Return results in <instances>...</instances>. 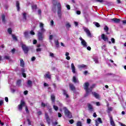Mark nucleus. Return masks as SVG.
Instances as JSON below:
<instances>
[{"label": "nucleus", "instance_id": "1", "mask_svg": "<svg viewBox=\"0 0 126 126\" xmlns=\"http://www.w3.org/2000/svg\"><path fill=\"white\" fill-rule=\"evenodd\" d=\"M89 85L90 84L89 82H86L84 83V89L86 91V94L85 95V97H87V96L89 95V93H90V92H92V90L93 88H94V87H95V84H94L89 88Z\"/></svg>", "mask_w": 126, "mask_h": 126}, {"label": "nucleus", "instance_id": "2", "mask_svg": "<svg viewBox=\"0 0 126 126\" xmlns=\"http://www.w3.org/2000/svg\"><path fill=\"white\" fill-rule=\"evenodd\" d=\"M63 110L65 116H66V117H67V118H68L69 119H71V118H72V115H71V112H70V111H69L68 109L66 108V107H64Z\"/></svg>", "mask_w": 126, "mask_h": 126}, {"label": "nucleus", "instance_id": "3", "mask_svg": "<svg viewBox=\"0 0 126 126\" xmlns=\"http://www.w3.org/2000/svg\"><path fill=\"white\" fill-rule=\"evenodd\" d=\"M26 105V103H25V101L23 99L21 100L20 104L18 105L19 111H22L23 107H25Z\"/></svg>", "mask_w": 126, "mask_h": 126}, {"label": "nucleus", "instance_id": "4", "mask_svg": "<svg viewBox=\"0 0 126 126\" xmlns=\"http://www.w3.org/2000/svg\"><path fill=\"white\" fill-rule=\"evenodd\" d=\"M22 49L26 55L28 54V52H29V47L27 46L26 44H22Z\"/></svg>", "mask_w": 126, "mask_h": 126}, {"label": "nucleus", "instance_id": "5", "mask_svg": "<svg viewBox=\"0 0 126 126\" xmlns=\"http://www.w3.org/2000/svg\"><path fill=\"white\" fill-rule=\"evenodd\" d=\"M101 38L104 42H107L109 44H111V41H109V38L107 36H106L105 34L102 33L101 35Z\"/></svg>", "mask_w": 126, "mask_h": 126}, {"label": "nucleus", "instance_id": "6", "mask_svg": "<svg viewBox=\"0 0 126 126\" xmlns=\"http://www.w3.org/2000/svg\"><path fill=\"white\" fill-rule=\"evenodd\" d=\"M79 40L81 41V44L82 45V46H83L84 47H87V43L86 42V41H85L84 39H83V38H82V37H80L79 38Z\"/></svg>", "mask_w": 126, "mask_h": 126}, {"label": "nucleus", "instance_id": "7", "mask_svg": "<svg viewBox=\"0 0 126 126\" xmlns=\"http://www.w3.org/2000/svg\"><path fill=\"white\" fill-rule=\"evenodd\" d=\"M43 32H38V39L39 41H43Z\"/></svg>", "mask_w": 126, "mask_h": 126}, {"label": "nucleus", "instance_id": "8", "mask_svg": "<svg viewBox=\"0 0 126 126\" xmlns=\"http://www.w3.org/2000/svg\"><path fill=\"white\" fill-rule=\"evenodd\" d=\"M69 89H70L71 91H75V90H76L75 86H74V85H73V84L69 83Z\"/></svg>", "mask_w": 126, "mask_h": 126}, {"label": "nucleus", "instance_id": "9", "mask_svg": "<svg viewBox=\"0 0 126 126\" xmlns=\"http://www.w3.org/2000/svg\"><path fill=\"white\" fill-rule=\"evenodd\" d=\"M45 119L48 125H50L51 124V119H50V117L47 113H45Z\"/></svg>", "mask_w": 126, "mask_h": 126}, {"label": "nucleus", "instance_id": "10", "mask_svg": "<svg viewBox=\"0 0 126 126\" xmlns=\"http://www.w3.org/2000/svg\"><path fill=\"white\" fill-rule=\"evenodd\" d=\"M39 27L40 28L41 32H42V33H44V32H45V29H44V24H43V23H40Z\"/></svg>", "mask_w": 126, "mask_h": 126}, {"label": "nucleus", "instance_id": "11", "mask_svg": "<svg viewBox=\"0 0 126 126\" xmlns=\"http://www.w3.org/2000/svg\"><path fill=\"white\" fill-rule=\"evenodd\" d=\"M51 101L53 104H55V102H56V96H55V94H52L51 95Z\"/></svg>", "mask_w": 126, "mask_h": 126}, {"label": "nucleus", "instance_id": "12", "mask_svg": "<svg viewBox=\"0 0 126 126\" xmlns=\"http://www.w3.org/2000/svg\"><path fill=\"white\" fill-rule=\"evenodd\" d=\"M111 20L113 22H114V23H120V22H121V19L114 18L113 19H111Z\"/></svg>", "mask_w": 126, "mask_h": 126}, {"label": "nucleus", "instance_id": "13", "mask_svg": "<svg viewBox=\"0 0 126 126\" xmlns=\"http://www.w3.org/2000/svg\"><path fill=\"white\" fill-rule=\"evenodd\" d=\"M84 31L86 32L89 37H91V32L88 28L84 29Z\"/></svg>", "mask_w": 126, "mask_h": 126}, {"label": "nucleus", "instance_id": "14", "mask_svg": "<svg viewBox=\"0 0 126 126\" xmlns=\"http://www.w3.org/2000/svg\"><path fill=\"white\" fill-rule=\"evenodd\" d=\"M87 106H88L89 111H90L91 112H93L94 108H93V106H92V105H91V104L88 103Z\"/></svg>", "mask_w": 126, "mask_h": 126}, {"label": "nucleus", "instance_id": "15", "mask_svg": "<svg viewBox=\"0 0 126 126\" xmlns=\"http://www.w3.org/2000/svg\"><path fill=\"white\" fill-rule=\"evenodd\" d=\"M20 65L22 67H24L25 65V63H24V61H23V59H20Z\"/></svg>", "mask_w": 126, "mask_h": 126}, {"label": "nucleus", "instance_id": "16", "mask_svg": "<svg viewBox=\"0 0 126 126\" xmlns=\"http://www.w3.org/2000/svg\"><path fill=\"white\" fill-rule=\"evenodd\" d=\"M103 29L105 32H106L107 35L110 34V32H109V27H108L107 26H105L103 28Z\"/></svg>", "mask_w": 126, "mask_h": 126}, {"label": "nucleus", "instance_id": "17", "mask_svg": "<svg viewBox=\"0 0 126 126\" xmlns=\"http://www.w3.org/2000/svg\"><path fill=\"white\" fill-rule=\"evenodd\" d=\"M1 20H2V22L4 24H5V23L6 22V20H5V14H2V15H1Z\"/></svg>", "mask_w": 126, "mask_h": 126}, {"label": "nucleus", "instance_id": "18", "mask_svg": "<svg viewBox=\"0 0 126 126\" xmlns=\"http://www.w3.org/2000/svg\"><path fill=\"white\" fill-rule=\"evenodd\" d=\"M62 91L63 92V95H64V96H66V98H69V95H68L67 94V92H66V91L64 89H63Z\"/></svg>", "mask_w": 126, "mask_h": 126}, {"label": "nucleus", "instance_id": "19", "mask_svg": "<svg viewBox=\"0 0 126 126\" xmlns=\"http://www.w3.org/2000/svg\"><path fill=\"white\" fill-rule=\"evenodd\" d=\"M92 93L93 95L94 96V97H95V98H96V99H99V98H100V95L97 93L92 92Z\"/></svg>", "mask_w": 126, "mask_h": 126}, {"label": "nucleus", "instance_id": "20", "mask_svg": "<svg viewBox=\"0 0 126 126\" xmlns=\"http://www.w3.org/2000/svg\"><path fill=\"white\" fill-rule=\"evenodd\" d=\"M110 125L112 126H116V125L115 124V122L114 121V120L113 119V117H111L110 119Z\"/></svg>", "mask_w": 126, "mask_h": 126}, {"label": "nucleus", "instance_id": "21", "mask_svg": "<svg viewBox=\"0 0 126 126\" xmlns=\"http://www.w3.org/2000/svg\"><path fill=\"white\" fill-rule=\"evenodd\" d=\"M71 66L72 69V72H73V73H75L76 71H75V66H74V64L73 63H72Z\"/></svg>", "mask_w": 126, "mask_h": 126}, {"label": "nucleus", "instance_id": "22", "mask_svg": "<svg viewBox=\"0 0 126 126\" xmlns=\"http://www.w3.org/2000/svg\"><path fill=\"white\" fill-rule=\"evenodd\" d=\"M44 77L46 78H48V79H51V75H50V72H48L47 73L45 74L44 75Z\"/></svg>", "mask_w": 126, "mask_h": 126}, {"label": "nucleus", "instance_id": "23", "mask_svg": "<svg viewBox=\"0 0 126 126\" xmlns=\"http://www.w3.org/2000/svg\"><path fill=\"white\" fill-rule=\"evenodd\" d=\"M73 82L74 83H79V81L76 79V77L75 76L73 77Z\"/></svg>", "mask_w": 126, "mask_h": 126}, {"label": "nucleus", "instance_id": "24", "mask_svg": "<svg viewBox=\"0 0 126 126\" xmlns=\"http://www.w3.org/2000/svg\"><path fill=\"white\" fill-rule=\"evenodd\" d=\"M78 68H86V67H87V65L84 64H82L81 65H78Z\"/></svg>", "mask_w": 126, "mask_h": 126}, {"label": "nucleus", "instance_id": "25", "mask_svg": "<svg viewBox=\"0 0 126 126\" xmlns=\"http://www.w3.org/2000/svg\"><path fill=\"white\" fill-rule=\"evenodd\" d=\"M16 4L17 10L18 11H19L20 9V7L19 6V1H16Z\"/></svg>", "mask_w": 126, "mask_h": 126}, {"label": "nucleus", "instance_id": "26", "mask_svg": "<svg viewBox=\"0 0 126 126\" xmlns=\"http://www.w3.org/2000/svg\"><path fill=\"white\" fill-rule=\"evenodd\" d=\"M47 109L48 110L49 113H50V114H52L53 113V110L51 106L48 105Z\"/></svg>", "mask_w": 126, "mask_h": 126}, {"label": "nucleus", "instance_id": "27", "mask_svg": "<svg viewBox=\"0 0 126 126\" xmlns=\"http://www.w3.org/2000/svg\"><path fill=\"white\" fill-rule=\"evenodd\" d=\"M41 108H45V107H48V103H45L42 102L41 104Z\"/></svg>", "mask_w": 126, "mask_h": 126}, {"label": "nucleus", "instance_id": "28", "mask_svg": "<svg viewBox=\"0 0 126 126\" xmlns=\"http://www.w3.org/2000/svg\"><path fill=\"white\" fill-rule=\"evenodd\" d=\"M24 36L26 39L29 37V33H28V32H25L24 33Z\"/></svg>", "mask_w": 126, "mask_h": 126}, {"label": "nucleus", "instance_id": "29", "mask_svg": "<svg viewBox=\"0 0 126 126\" xmlns=\"http://www.w3.org/2000/svg\"><path fill=\"white\" fill-rule=\"evenodd\" d=\"M27 84L30 87H32V81L29 80L27 82Z\"/></svg>", "mask_w": 126, "mask_h": 126}, {"label": "nucleus", "instance_id": "30", "mask_svg": "<svg viewBox=\"0 0 126 126\" xmlns=\"http://www.w3.org/2000/svg\"><path fill=\"white\" fill-rule=\"evenodd\" d=\"M27 13L26 12L23 13V18L25 20H27V17H26Z\"/></svg>", "mask_w": 126, "mask_h": 126}, {"label": "nucleus", "instance_id": "31", "mask_svg": "<svg viewBox=\"0 0 126 126\" xmlns=\"http://www.w3.org/2000/svg\"><path fill=\"white\" fill-rule=\"evenodd\" d=\"M16 85L18 86H21V80H18L16 82Z\"/></svg>", "mask_w": 126, "mask_h": 126}, {"label": "nucleus", "instance_id": "32", "mask_svg": "<svg viewBox=\"0 0 126 126\" xmlns=\"http://www.w3.org/2000/svg\"><path fill=\"white\" fill-rule=\"evenodd\" d=\"M12 37L13 40H14L15 41H18V39H17V37H16V36H15V35L14 34H12Z\"/></svg>", "mask_w": 126, "mask_h": 126}, {"label": "nucleus", "instance_id": "33", "mask_svg": "<svg viewBox=\"0 0 126 126\" xmlns=\"http://www.w3.org/2000/svg\"><path fill=\"white\" fill-rule=\"evenodd\" d=\"M7 32L9 33V34L11 35V34H12V30H11V28H8L7 30Z\"/></svg>", "mask_w": 126, "mask_h": 126}, {"label": "nucleus", "instance_id": "34", "mask_svg": "<svg viewBox=\"0 0 126 126\" xmlns=\"http://www.w3.org/2000/svg\"><path fill=\"white\" fill-rule=\"evenodd\" d=\"M25 111L27 114H29V110L28 109V106L27 105L25 106Z\"/></svg>", "mask_w": 126, "mask_h": 126}, {"label": "nucleus", "instance_id": "35", "mask_svg": "<svg viewBox=\"0 0 126 126\" xmlns=\"http://www.w3.org/2000/svg\"><path fill=\"white\" fill-rule=\"evenodd\" d=\"M58 9H62V5H61V3L59 2L57 4Z\"/></svg>", "mask_w": 126, "mask_h": 126}, {"label": "nucleus", "instance_id": "36", "mask_svg": "<svg viewBox=\"0 0 126 126\" xmlns=\"http://www.w3.org/2000/svg\"><path fill=\"white\" fill-rule=\"evenodd\" d=\"M97 121L98 122V124H103V121H102L101 118H98Z\"/></svg>", "mask_w": 126, "mask_h": 126}, {"label": "nucleus", "instance_id": "37", "mask_svg": "<svg viewBox=\"0 0 126 126\" xmlns=\"http://www.w3.org/2000/svg\"><path fill=\"white\" fill-rule=\"evenodd\" d=\"M113 111V107H110L108 108L107 113H110V112H112Z\"/></svg>", "mask_w": 126, "mask_h": 126}, {"label": "nucleus", "instance_id": "38", "mask_svg": "<svg viewBox=\"0 0 126 126\" xmlns=\"http://www.w3.org/2000/svg\"><path fill=\"white\" fill-rule=\"evenodd\" d=\"M55 45H56L57 48H59V46L60 45V43H59V40H56L55 41Z\"/></svg>", "mask_w": 126, "mask_h": 126}, {"label": "nucleus", "instance_id": "39", "mask_svg": "<svg viewBox=\"0 0 126 126\" xmlns=\"http://www.w3.org/2000/svg\"><path fill=\"white\" fill-rule=\"evenodd\" d=\"M32 8L33 10H34V9L36 10L37 9V5H33L32 6Z\"/></svg>", "mask_w": 126, "mask_h": 126}, {"label": "nucleus", "instance_id": "40", "mask_svg": "<svg viewBox=\"0 0 126 126\" xmlns=\"http://www.w3.org/2000/svg\"><path fill=\"white\" fill-rule=\"evenodd\" d=\"M94 25L96 26V27L99 28L100 27V24L98 22H94Z\"/></svg>", "mask_w": 126, "mask_h": 126}, {"label": "nucleus", "instance_id": "41", "mask_svg": "<svg viewBox=\"0 0 126 126\" xmlns=\"http://www.w3.org/2000/svg\"><path fill=\"white\" fill-rule=\"evenodd\" d=\"M77 126H82V123L80 121H78L77 123Z\"/></svg>", "mask_w": 126, "mask_h": 126}, {"label": "nucleus", "instance_id": "42", "mask_svg": "<svg viewBox=\"0 0 126 126\" xmlns=\"http://www.w3.org/2000/svg\"><path fill=\"white\" fill-rule=\"evenodd\" d=\"M4 59H5V60H10V56H5L4 57Z\"/></svg>", "mask_w": 126, "mask_h": 126}, {"label": "nucleus", "instance_id": "43", "mask_svg": "<svg viewBox=\"0 0 126 126\" xmlns=\"http://www.w3.org/2000/svg\"><path fill=\"white\" fill-rule=\"evenodd\" d=\"M53 109H54L55 111H58L59 110V107L56 105H53Z\"/></svg>", "mask_w": 126, "mask_h": 126}, {"label": "nucleus", "instance_id": "44", "mask_svg": "<svg viewBox=\"0 0 126 126\" xmlns=\"http://www.w3.org/2000/svg\"><path fill=\"white\" fill-rule=\"evenodd\" d=\"M58 125H59V123H58V122H53L52 123V126H56Z\"/></svg>", "mask_w": 126, "mask_h": 126}, {"label": "nucleus", "instance_id": "45", "mask_svg": "<svg viewBox=\"0 0 126 126\" xmlns=\"http://www.w3.org/2000/svg\"><path fill=\"white\" fill-rule=\"evenodd\" d=\"M87 124H88V125H90V124H91V119H88L87 120Z\"/></svg>", "mask_w": 126, "mask_h": 126}, {"label": "nucleus", "instance_id": "46", "mask_svg": "<svg viewBox=\"0 0 126 126\" xmlns=\"http://www.w3.org/2000/svg\"><path fill=\"white\" fill-rule=\"evenodd\" d=\"M111 42H112V44H115V43H116V41L115 40V38L112 37V38H111Z\"/></svg>", "mask_w": 126, "mask_h": 126}, {"label": "nucleus", "instance_id": "47", "mask_svg": "<svg viewBox=\"0 0 126 126\" xmlns=\"http://www.w3.org/2000/svg\"><path fill=\"white\" fill-rule=\"evenodd\" d=\"M71 27V26L70 25L69 23H68L66 24V27H67V28H70V27Z\"/></svg>", "mask_w": 126, "mask_h": 126}, {"label": "nucleus", "instance_id": "48", "mask_svg": "<svg viewBox=\"0 0 126 126\" xmlns=\"http://www.w3.org/2000/svg\"><path fill=\"white\" fill-rule=\"evenodd\" d=\"M69 122L70 123V124L71 125H72V124H73V123H74V120H73V119H71L69 120Z\"/></svg>", "mask_w": 126, "mask_h": 126}, {"label": "nucleus", "instance_id": "49", "mask_svg": "<svg viewBox=\"0 0 126 126\" xmlns=\"http://www.w3.org/2000/svg\"><path fill=\"white\" fill-rule=\"evenodd\" d=\"M49 54H50V56L51 57V58H54L55 56L54 55V53L50 52Z\"/></svg>", "mask_w": 126, "mask_h": 126}, {"label": "nucleus", "instance_id": "50", "mask_svg": "<svg viewBox=\"0 0 126 126\" xmlns=\"http://www.w3.org/2000/svg\"><path fill=\"white\" fill-rule=\"evenodd\" d=\"M27 121L28 122L29 126H31L32 124H31V121H30V119H28Z\"/></svg>", "mask_w": 126, "mask_h": 126}, {"label": "nucleus", "instance_id": "51", "mask_svg": "<svg viewBox=\"0 0 126 126\" xmlns=\"http://www.w3.org/2000/svg\"><path fill=\"white\" fill-rule=\"evenodd\" d=\"M107 76L109 75H113V76H115V74L112 73H108L106 74Z\"/></svg>", "mask_w": 126, "mask_h": 126}, {"label": "nucleus", "instance_id": "52", "mask_svg": "<svg viewBox=\"0 0 126 126\" xmlns=\"http://www.w3.org/2000/svg\"><path fill=\"white\" fill-rule=\"evenodd\" d=\"M57 13H58V14H61L62 13V9H58Z\"/></svg>", "mask_w": 126, "mask_h": 126}, {"label": "nucleus", "instance_id": "53", "mask_svg": "<svg viewBox=\"0 0 126 126\" xmlns=\"http://www.w3.org/2000/svg\"><path fill=\"white\" fill-rule=\"evenodd\" d=\"M95 126H99V123H98V121L97 120H95Z\"/></svg>", "mask_w": 126, "mask_h": 126}, {"label": "nucleus", "instance_id": "54", "mask_svg": "<svg viewBox=\"0 0 126 126\" xmlns=\"http://www.w3.org/2000/svg\"><path fill=\"white\" fill-rule=\"evenodd\" d=\"M42 114V111H39L37 112V115L38 116H41V115Z\"/></svg>", "mask_w": 126, "mask_h": 126}, {"label": "nucleus", "instance_id": "55", "mask_svg": "<svg viewBox=\"0 0 126 126\" xmlns=\"http://www.w3.org/2000/svg\"><path fill=\"white\" fill-rule=\"evenodd\" d=\"M35 60H36V58L35 57H32L31 58V61H32V62H34V61H35Z\"/></svg>", "mask_w": 126, "mask_h": 126}, {"label": "nucleus", "instance_id": "56", "mask_svg": "<svg viewBox=\"0 0 126 126\" xmlns=\"http://www.w3.org/2000/svg\"><path fill=\"white\" fill-rule=\"evenodd\" d=\"M21 72L22 73H24L25 72V69H24V68H22L21 69Z\"/></svg>", "mask_w": 126, "mask_h": 126}, {"label": "nucleus", "instance_id": "57", "mask_svg": "<svg viewBox=\"0 0 126 126\" xmlns=\"http://www.w3.org/2000/svg\"><path fill=\"white\" fill-rule=\"evenodd\" d=\"M30 34L31 35H35V32L33 31H32L30 32Z\"/></svg>", "mask_w": 126, "mask_h": 126}, {"label": "nucleus", "instance_id": "58", "mask_svg": "<svg viewBox=\"0 0 126 126\" xmlns=\"http://www.w3.org/2000/svg\"><path fill=\"white\" fill-rule=\"evenodd\" d=\"M76 13H77V14H78V15H79L81 14V12L80 11H79V10H77V11H76Z\"/></svg>", "mask_w": 126, "mask_h": 126}, {"label": "nucleus", "instance_id": "59", "mask_svg": "<svg viewBox=\"0 0 126 126\" xmlns=\"http://www.w3.org/2000/svg\"><path fill=\"white\" fill-rule=\"evenodd\" d=\"M11 53L13 54H14L15 53V48H13V49H12Z\"/></svg>", "mask_w": 126, "mask_h": 126}, {"label": "nucleus", "instance_id": "60", "mask_svg": "<svg viewBox=\"0 0 126 126\" xmlns=\"http://www.w3.org/2000/svg\"><path fill=\"white\" fill-rule=\"evenodd\" d=\"M33 44L34 45L37 44V40H36V39L33 40Z\"/></svg>", "mask_w": 126, "mask_h": 126}, {"label": "nucleus", "instance_id": "61", "mask_svg": "<svg viewBox=\"0 0 126 126\" xmlns=\"http://www.w3.org/2000/svg\"><path fill=\"white\" fill-rule=\"evenodd\" d=\"M22 75L24 78H26V73H22Z\"/></svg>", "mask_w": 126, "mask_h": 126}, {"label": "nucleus", "instance_id": "62", "mask_svg": "<svg viewBox=\"0 0 126 126\" xmlns=\"http://www.w3.org/2000/svg\"><path fill=\"white\" fill-rule=\"evenodd\" d=\"M24 95H27L28 94V91H25L24 92Z\"/></svg>", "mask_w": 126, "mask_h": 126}, {"label": "nucleus", "instance_id": "63", "mask_svg": "<svg viewBox=\"0 0 126 126\" xmlns=\"http://www.w3.org/2000/svg\"><path fill=\"white\" fill-rule=\"evenodd\" d=\"M87 50H88V51H91V47L90 46L87 47Z\"/></svg>", "mask_w": 126, "mask_h": 126}, {"label": "nucleus", "instance_id": "64", "mask_svg": "<svg viewBox=\"0 0 126 126\" xmlns=\"http://www.w3.org/2000/svg\"><path fill=\"white\" fill-rule=\"evenodd\" d=\"M42 51V49L41 48H37L36 49V52H41Z\"/></svg>", "mask_w": 126, "mask_h": 126}]
</instances>
